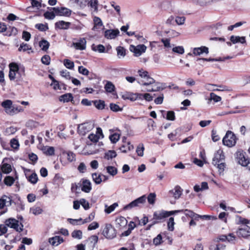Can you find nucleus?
<instances>
[{
    "instance_id": "obj_1",
    "label": "nucleus",
    "mask_w": 250,
    "mask_h": 250,
    "mask_svg": "<svg viewBox=\"0 0 250 250\" xmlns=\"http://www.w3.org/2000/svg\"><path fill=\"white\" fill-rule=\"evenodd\" d=\"M237 138L235 135L231 131L228 130L224 137L222 142L224 145L228 147L235 146Z\"/></svg>"
},
{
    "instance_id": "obj_2",
    "label": "nucleus",
    "mask_w": 250,
    "mask_h": 250,
    "mask_svg": "<svg viewBox=\"0 0 250 250\" xmlns=\"http://www.w3.org/2000/svg\"><path fill=\"white\" fill-rule=\"evenodd\" d=\"M4 223L6 224L7 227H8L10 228H12L18 232H20L23 230V226L22 223L19 222V221L16 219L10 218L6 219Z\"/></svg>"
},
{
    "instance_id": "obj_3",
    "label": "nucleus",
    "mask_w": 250,
    "mask_h": 250,
    "mask_svg": "<svg viewBox=\"0 0 250 250\" xmlns=\"http://www.w3.org/2000/svg\"><path fill=\"white\" fill-rule=\"evenodd\" d=\"M116 230L110 224H106L102 231V234L108 239H112L116 236Z\"/></svg>"
},
{
    "instance_id": "obj_4",
    "label": "nucleus",
    "mask_w": 250,
    "mask_h": 250,
    "mask_svg": "<svg viewBox=\"0 0 250 250\" xmlns=\"http://www.w3.org/2000/svg\"><path fill=\"white\" fill-rule=\"evenodd\" d=\"M146 197L144 195L134 201L130 202L129 204L125 205L124 208V210H129L135 207H139L141 205H144L146 202Z\"/></svg>"
},
{
    "instance_id": "obj_5",
    "label": "nucleus",
    "mask_w": 250,
    "mask_h": 250,
    "mask_svg": "<svg viewBox=\"0 0 250 250\" xmlns=\"http://www.w3.org/2000/svg\"><path fill=\"white\" fill-rule=\"evenodd\" d=\"M183 211V210H175L174 211H170L162 210L159 212H155L153 214V218L155 220H160L176 213H179L180 212H182Z\"/></svg>"
},
{
    "instance_id": "obj_6",
    "label": "nucleus",
    "mask_w": 250,
    "mask_h": 250,
    "mask_svg": "<svg viewBox=\"0 0 250 250\" xmlns=\"http://www.w3.org/2000/svg\"><path fill=\"white\" fill-rule=\"evenodd\" d=\"M236 159L239 164L243 167H247L250 170V162L247 158L242 151H238L236 152Z\"/></svg>"
},
{
    "instance_id": "obj_7",
    "label": "nucleus",
    "mask_w": 250,
    "mask_h": 250,
    "mask_svg": "<svg viewBox=\"0 0 250 250\" xmlns=\"http://www.w3.org/2000/svg\"><path fill=\"white\" fill-rule=\"evenodd\" d=\"M129 50L134 53L136 57L141 56L142 53H145L146 50V46L144 44H139L137 46L130 45Z\"/></svg>"
},
{
    "instance_id": "obj_8",
    "label": "nucleus",
    "mask_w": 250,
    "mask_h": 250,
    "mask_svg": "<svg viewBox=\"0 0 250 250\" xmlns=\"http://www.w3.org/2000/svg\"><path fill=\"white\" fill-rule=\"evenodd\" d=\"M93 128V125L90 123H84L80 125L78 127V133L84 135L87 132L90 131Z\"/></svg>"
},
{
    "instance_id": "obj_9",
    "label": "nucleus",
    "mask_w": 250,
    "mask_h": 250,
    "mask_svg": "<svg viewBox=\"0 0 250 250\" xmlns=\"http://www.w3.org/2000/svg\"><path fill=\"white\" fill-rule=\"evenodd\" d=\"M225 156L222 149H219L214 153V157L212 159V164L214 166L218 164V163L224 161Z\"/></svg>"
},
{
    "instance_id": "obj_10",
    "label": "nucleus",
    "mask_w": 250,
    "mask_h": 250,
    "mask_svg": "<svg viewBox=\"0 0 250 250\" xmlns=\"http://www.w3.org/2000/svg\"><path fill=\"white\" fill-rule=\"evenodd\" d=\"M57 16H69L71 15V11L65 7H53L51 8Z\"/></svg>"
},
{
    "instance_id": "obj_11",
    "label": "nucleus",
    "mask_w": 250,
    "mask_h": 250,
    "mask_svg": "<svg viewBox=\"0 0 250 250\" xmlns=\"http://www.w3.org/2000/svg\"><path fill=\"white\" fill-rule=\"evenodd\" d=\"M236 234L239 237L247 238L250 236V227L245 226L243 228H239L237 230Z\"/></svg>"
},
{
    "instance_id": "obj_12",
    "label": "nucleus",
    "mask_w": 250,
    "mask_h": 250,
    "mask_svg": "<svg viewBox=\"0 0 250 250\" xmlns=\"http://www.w3.org/2000/svg\"><path fill=\"white\" fill-rule=\"evenodd\" d=\"M120 34V31L118 29H107L104 31V37L108 40L115 39Z\"/></svg>"
},
{
    "instance_id": "obj_13",
    "label": "nucleus",
    "mask_w": 250,
    "mask_h": 250,
    "mask_svg": "<svg viewBox=\"0 0 250 250\" xmlns=\"http://www.w3.org/2000/svg\"><path fill=\"white\" fill-rule=\"evenodd\" d=\"M86 41L84 38H80L77 42H73L72 46L76 49L83 50L86 48Z\"/></svg>"
},
{
    "instance_id": "obj_14",
    "label": "nucleus",
    "mask_w": 250,
    "mask_h": 250,
    "mask_svg": "<svg viewBox=\"0 0 250 250\" xmlns=\"http://www.w3.org/2000/svg\"><path fill=\"white\" fill-rule=\"evenodd\" d=\"M206 89L208 91H226L227 90L226 86L222 85H217L207 83L205 85Z\"/></svg>"
},
{
    "instance_id": "obj_15",
    "label": "nucleus",
    "mask_w": 250,
    "mask_h": 250,
    "mask_svg": "<svg viewBox=\"0 0 250 250\" xmlns=\"http://www.w3.org/2000/svg\"><path fill=\"white\" fill-rule=\"evenodd\" d=\"M182 192V188L179 186H176L173 189L169 191V193L175 199H178L181 197Z\"/></svg>"
},
{
    "instance_id": "obj_16",
    "label": "nucleus",
    "mask_w": 250,
    "mask_h": 250,
    "mask_svg": "<svg viewBox=\"0 0 250 250\" xmlns=\"http://www.w3.org/2000/svg\"><path fill=\"white\" fill-rule=\"evenodd\" d=\"M63 241V239L59 236H55L48 239V242L53 246H58Z\"/></svg>"
},
{
    "instance_id": "obj_17",
    "label": "nucleus",
    "mask_w": 250,
    "mask_h": 250,
    "mask_svg": "<svg viewBox=\"0 0 250 250\" xmlns=\"http://www.w3.org/2000/svg\"><path fill=\"white\" fill-rule=\"evenodd\" d=\"M204 53L206 54L208 53V49L206 46L194 48L192 52V54L195 56H199Z\"/></svg>"
},
{
    "instance_id": "obj_18",
    "label": "nucleus",
    "mask_w": 250,
    "mask_h": 250,
    "mask_svg": "<svg viewBox=\"0 0 250 250\" xmlns=\"http://www.w3.org/2000/svg\"><path fill=\"white\" fill-rule=\"evenodd\" d=\"M88 0H70V2L74 3L79 9H84L88 3Z\"/></svg>"
},
{
    "instance_id": "obj_19",
    "label": "nucleus",
    "mask_w": 250,
    "mask_h": 250,
    "mask_svg": "<svg viewBox=\"0 0 250 250\" xmlns=\"http://www.w3.org/2000/svg\"><path fill=\"white\" fill-rule=\"evenodd\" d=\"M62 155L65 157L69 162H72L76 160L75 154L72 151L63 150Z\"/></svg>"
},
{
    "instance_id": "obj_20",
    "label": "nucleus",
    "mask_w": 250,
    "mask_h": 250,
    "mask_svg": "<svg viewBox=\"0 0 250 250\" xmlns=\"http://www.w3.org/2000/svg\"><path fill=\"white\" fill-rule=\"evenodd\" d=\"M91 184L88 180H83L82 183V190L86 193H89L91 190Z\"/></svg>"
},
{
    "instance_id": "obj_21",
    "label": "nucleus",
    "mask_w": 250,
    "mask_h": 250,
    "mask_svg": "<svg viewBox=\"0 0 250 250\" xmlns=\"http://www.w3.org/2000/svg\"><path fill=\"white\" fill-rule=\"evenodd\" d=\"M23 111V109L22 107L12 105L10 110H8L7 114L10 115H13L19 112H22Z\"/></svg>"
},
{
    "instance_id": "obj_22",
    "label": "nucleus",
    "mask_w": 250,
    "mask_h": 250,
    "mask_svg": "<svg viewBox=\"0 0 250 250\" xmlns=\"http://www.w3.org/2000/svg\"><path fill=\"white\" fill-rule=\"evenodd\" d=\"M42 151L44 154L48 156H53L55 153V149L53 146H43L42 148Z\"/></svg>"
},
{
    "instance_id": "obj_23",
    "label": "nucleus",
    "mask_w": 250,
    "mask_h": 250,
    "mask_svg": "<svg viewBox=\"0 0 250 250\" xmlns=\"http://www.w3.org/2000/svg\"><path fill=\"white\" fill-rule=\"evenodd\" d=\"M70 23L69 22H65L63 21H60L55 23L56 28L61 29H67L69 28Z\"/></svg>"
},
{
    "instance_id": "obj_24",
    "label": "nucleus",
    "mask_w": 250,
    "mask_h": 250,
    "mask_svg": "<svg viewBox=\"0 0 250 250\" xmlns=\"http://www.w3.org/2000/svg\"><path fill=\"white\" fill-rule=\"evenodd\" d=\"M154 85H153V87L151 89V90H147L148 92H154V91H159L160 90H162L165 88V86L163 83H154Z\"/></svg>"
},
{
    "instance_id": "obj_25",
    "label": "nucleus",
    "mask_w": 250,
    "mask_h": 250,
    "mask_svg": "<svg viewBox=\"0 0 250 250\" xmlns=\"http://www.w3.org/2000/svg\"><path fill=\"white\" fill-rule=\"evenodd\" d=\"M87 5H88L90 7V8L93 10L94 12H98V6L99 5V1L98 0H88Z\"/></svg>"
},
{
    "instance_id": "obj_26",
    "label": "nucleus",
    "mask_w": 250,
    "mask_h": 250,
    "mask_svg": "<svg viewBox=\"0 0 250 250\" xmlns=\"http://www.w3.org/2000/svg\"><path fill=\"white\" fill-rule=\"evenodd\" d=\"M230 40L234 44L238 42H240L241 43H244L246 42L245 37L231 36L230 37Z\"/></svg>"
},
{
    "instance_id": "obj_27",
    "label": "nucleus",
    "mask_w": 250,
    "mask_h": 250,
    "mask_svg": "<svg viewBox=\"0 0 250 250\" xmlns=\"http://www.w3.org/2000/svg\"><path fill=\"white\" fill-rule=\"evenodd\" d=\"M138 83L143 85L146 86L155 83V80L149 76L140 82H138Z\"/></svg>"
},
{
    "instance_id": "obj_28",
    "label": "nucleus",
    "mask_w": 250,
    "mask_h": 250,
    "mask_svg": "<svg viewBox=\"0 0 250 250\" xmlns=\"http://www.w3.org/2000/svg\"><path fill=\"white\" fill-rule=\"evenodd\" d=\"M73 97L72 94L71 93H66L61 96L59 98V100L61 102H68L70 101H72Z\"/></svg>"
},
{
    "instance_id": "obj_29",
    "label": "nucleus",
    "mask_w": 250,
    "mask_h": 250,
    "mask_svg": "<svg viewBox=\"0 0 250 250\" xmlns=\"http://www.w3.org/2000/svg\"><path fill=\"white\" fill-rule=\"evenodd\" d=\"M115 222L116 225H118L119 227H124L126 226L127 223V220L123 216L117 218L116 219Z\"/></svg>"
},
{
    "instance_id": "obj_30",
    "label": "nucleus",
    "mask_w": 250,
    "mask_h": 250,
    "mask_svg": "<svg viewBox=\"0 0 250 250\" xmlns=\"http://www.w3.org/2000/svg\"><path fill=\"white\" fill-rule=\"evenodd\" d=\"M94 106L99 110L104 109L105 107V104L104 101L103 100H95L93 101Z\"/></svg>"
},
{
    "instance_id": "obj_31",
    "label": "nucleus",
    "mask_w": 250,
    "mask_h": 250,
    "mask_svg": "<svg viewBox=\"0 0 250 250\" xmlns=\"http://www.w3.org/2000/svg\"><path fill=\"white\" fill-rule=\"evenodd\" d=\"M12 105V102L10 100H6L1 103V106L5 109V112L7 113L8 110Z\"/></svg>"
},
{
    "instance_id": "obj_32",
    "label": "nucleus",
    "mask_w": 250,
    "mask_h": 250,
    "mask_svg": "<svg viewBox=\"0 0 250 250\" xmlns=\"http://www.w3.org/2000/svg\"><path fill=\"white\" fill-rule=\"evenodd\" d=\"M118 206L117 203H114L110 206L105 205L104 212L107 214H109L114 210V209Z\"/></svg>"
},
{
    "instance_id": "obj_33",
    "label": "nucleus",
    "mask_w": 250,
    "mask_h": 250,
    "mask_svg": "<svg viewBox=\"0 0 250 250\" xmlns=\"http://www.w3.org/2000/svg\"><path fill=\"white\" fill-rule=\"evenodd\" d=\"M49 45V42L45 40H42L39 42V46L42 48V50L43 51H46L48 49Z\"/></svg>"
},
{
    "instance_id": "obj_34",
    "label": "nucleus",
    "mask_w": 250,
    "mask_h": 250,
    "mask_svg": "<svg viewBox=\"0 0 250 250\" xmlns=\"http://www.w3.org/2000/svg\"><path fill=\"white\" fill-rule=\"evenodd\" d=\"M1 169L3 173L7 174L12 171V167L10 164L3 163L1 166Z\"/></svg>"
},
{
    "instance_id": "obj_35",
    "label": "nucleus",
    "mask_w": 250,
    "mask_h": 250,
    "mask_svg": "<svg viewBox=\"0 0 250 250\" xmlns=\"http://www.w3.org/2000/svg\"><path fill=\"white\" fill-rule=\"evenodd\" d=\"M15 179L14 178L10 176H6L3 180V182L4 184L7 186H11L14 183Z\"/></svg>"
},
{
    "instance_id": "obj_36",
    "label": "nucleus",
    "mask_w": 250,
    "mask_h": 250,
    "mask_svg": "<svg viewBox=\"0 0 250 250\" xmlns=\"http://www.w3.org/2000/svg\"><path fill=\"white\" fill-rule=\"evenodd\" d=\"M135 93H126L122 95V98L124 100H130L131 101L136 100Z\"/></svg>"
},
{
    "instance_id": "obj_37",
    "label": "nucleus",
    "mask_w": 250,
    "mask_h": 250,
    "mask_svg": "<svg viewBox=\"0 0 250 250\" xmlns=\"http://www.w3.org/2000/svg\"><path fill=\"white\" fill-rule=\"evenodd\" d=\"M117 56L119 58H124L125 55V49L122 46H118L116 48Z\"/></svg>"
},
{
    "instance_id": "obj_38",
    "label": "nucleus",
    "mask_w": 250,
    "mask_h": 250,
    "mask_svg": "<svg viewBox=\"0 0 250 250\" xmlns=\"http://www.w3.org/2000/svg\"><path fill=\"white\" fill-rule=\"evenodd\" d=\"M116 156V152L114 150H109L105 153L104 158L107 160H109L115 158Z\"/></svg>"
},
{
    "instance_id": "obj_39",
    "label": "nucleus",
    "mask_w": 250,
    "mask_h": 250,
    "mask_svg": "<svg viewBox=\"0 0 250 250\" xmlns=\"http://www.w3.org/2000/svg\"><path fill=\"white\" fill-rule=\"evenodd\" d=\"M156 195L155 193H150L146 197L148 203L150 205H154L156 201Z\"/></svg>"
},
{
    "instance_id": "obj_40",
    "label": "nucleus",
    "mask_w": 250,
    "mask_h": 250,
    "mask_svg": "<svg viewBox=\"0 0 250 250\" xmlns=\"http://www.w3.org/2000/svg\"><path fill=\"white\" fill-rule=\"evenodd\" d=\"M71 236L75 239L80 240L82 238L83 233L80 230H75L72 232Z\"/></svg>"
},
{
    "instance_id": "obj_41",
    "label": "nucleus",
    "mask_w": 250,
    "mask_h": 250,
    "mask_svg": "<svg viewBox=\"0 0 250 250\" xmlns=\"http://www.w3.org/2000/svg\"><path fill=\"white\" fill-rule=\"evenodd\" d=\"M105 90L109 93H111L115 90L114 84L110 82H107L104 86Z\"/></svg>"
},
{
    "instance_id": "obj_42",
    "label": "nucleus",
    "mask_w": 250,
    "mask_h": 250,
    "mask_svg": "<svg viewBox=\"0 0 250 250\" xmlns=\"http://www.w3.org/2000/svg\"><path fill=\"white\" fill-rule=\"evenodd\" d=\"M134 148L133 146L131 145L130 143H128L126 146L123 145L120 148V149L122 152L125 153L128 150H130L133 149Z\"/></svg>"
},
{
    "instance_id": "obj_43",
    "label": "nucleus",
    "mask_w": 250,
    "mask_h": 250,
    "mask_svg": "<svg viewBox=\"0 0 250 250\" xmlns=\"http://www.w3.org/2000/svg\"><path fill=\"white\" fill-rule=\"evenodd\" d=\"M102 175L98 174L96 173H93L92 175L93 180L96 184H100L102 181Z\"/></svg>"
},
{
    "instance_id": "obj_44",
    "label": "nucleus",
    "mask_w": 250,
    "mask_h": 250,
    "mask_svg": "<svg viewBox=\"0 0 250 250\" xmlns=\"http://www.w3.org/2000/svg\"><path fill=\"white\" fill-rule=\"evenodd\" d=\"M107 172L111 175L114 176L117 173V169L112 166H108L106 167Z\"/></svg>"
},
{
    "instance_id": "obj_45",
    "label": "nucleus",
    "mask_w": 250,
    "mask_h": 250,
    "mask_svg": "<svg viewBox=\"0 0 250 250\" xmlns=\"http://www.w3.org/2000/svg\"><path fill=\"white\" fill-rule=\"evenodd\" d=\"M63 63L64 66L69 69H73L74 67V62L68 59H64Z\"/></svg>"
},
{
    "instance_id": "obj_46",
    "label": "nucleus",
    "mask_w": 250,
    "mask_h": 250,
    "mask_svg": "<svg viewBox=\"0 0 250 250\" xmlns=\"http://www.w3.org/2000/svg\"><path fill=\"white\" fill-rule=\"evenodd\" d=\"M18 50L19 51L25 52L27 50H31L32 48L28 44L23 42L21 44Z\"/></svg>"
},
{
    "instance_id": "obj_47",
    "label": "nucleus",
    "mask_w": 250,
    "mask_h": 250,
    "mask_svg": "<svg viewBox=\"0 0 250 250\" xmlns=\"http://www.w3.org/2000/svg\"><path fill=\"white\" fill-rule=\"evenodd\" d=\"M28 180L31 183L35 184L38 181V176L35 173H33L28 177Z\"/></svg>"
},
{
    "instance_id": "obj_48",
    "label": "nucleus",
    "mask_w": 250,
    "mask_h": 250,
    "mask_svg": "<svg viewBox=\"0 0 250 250\" xmlns=\"http://www.w3.org/2000/svg\"><path fill=\"white\" fill-rule=\"evenodd\" d=\"M94 26L93 29L94 30L97 26H102L103 24L101 19L98 17H95L93 19Z\"/></svg>"
},
{
    "instance_id": "obj_49",
    "label": "nucleus",
    "mask_w": 250,
    "mask_h": 250,
    "mask_svg": "<svg viewBox=\"0 0 250 250\" xmlns=\"http://www.w3.org/2000/svg\"><path fill=\"white\" fill-rule=\"evenodd\" d=\"M93 50L98 51L99 53H104L105 52V47L102 44H99L95 46H92Z\"/></svg>"
},
{
    "instance_id": "obj_50",
    "label": "nucleus",
    "mask_w": 250,
    "mask_h": 250,
    "mask_svg": "<svg viewBox=\"0 0 250 250\" xmlns=\"http://www.w3.org/2000/svg\"><path fill=\"white\" fill-rule=\"evenodd\" d=\"M109 139L112 143H116L120 139V135L118 133H115L109 136Z\"/></svg>"
},
{
    "instance_id": "obj_51",
    "label": "nucleus",
    "mask_w": 250,
    "mask_h": 250,
    "mask_svg": "<svg viewBox=\"0 0 250 250\" xmlns=\"http://www.w3.org/2000/svg\"><path fill=\"white\" fill-rule=\"evenodd\" d=\"M1 199L4 201L6 207H9L11 205L12 199L10 197L4 195L1 197Z\"/></svg>"
},
{
    "instance_id": "obj_52",
    "label": "nucleus",
    "mask_w": 250,
    "mask_h": 250,
    "mask_svg": "<svg viewBox=\"0 0 250 250\" xmlns=\"http://www.w3.org/2000/svg\"><path fill=\"white\" fill-rule=\"evenodd\" d=\"M110 109L113 112H118L122 111V108L118 105L114 103H111L109 105Z\"/></svg>"
},
{
    "instance_id": "obj_53",
    "label": "nucleus",
    "mask_w": 250,
    "mask_h": 250,
    "mask_svg": "<svg viewBox=\"0 0 250 250\" xmlns=\"http://www.w3.org/2000/svg\"><path fill=\"white\" fill-rule=\"evenodd\" d=\"M145 148L144 145L142 144H139L137 147L136 152L138 156H143L144 155V151Z\"/></svg>"
},
{
    "instance_id": "obj_54",
    "label": "nucleus",
    "mask_w": 250,
    "mask_h": 250,
    "mask_svg": "<svg viewBox=\"0 0 250 250\" xmlns=\"http://www.w3.org/2000/svg\"><path fill=\"white\" fill-rule=\"evenodd\" d=\"M221 97L216 95L214 93H210V98L209 99V101H211V100L214 101L215 102H218L221 100Z\"/></svg>"
},
{
    "instance_id": "obj_55",
    "label": "nucleus",
    "mask_w": 250,
    "mask_h": 250,
    "mask_svg": "<svg viewBox=\"0 0 250 250\" xmlns=\"http://www.w3.org/2000/svg\"><path fill=\"white\" fill-rule=\"evenodd\" d=\"M172 51L179 54H183L185 52V50L182 46H178L173 47L172 48Z\"/></svg>"
},
{
    "instance_id": "obj_56",
    "label": "nucleus",
    "mask_w": 250,
    "mask_h": 250,
    "mask_svg": "<svg viewBox=\"0 0 250 250\" xmlns=\"http://www.w3.org/2000/svg\"><path fill=\"white\" fill-rule=\"evenodd\" d=\"M88 138L91 142L95 143L98 141L100 137L96 134H90L88 135Z\"/></svg>"
},
{
    "instance_id": "obj_57",
    "label": "nucleus",
    "mask_w": 250,
    "mask_h": 250,
    "mask_svg": "<svg viewBox=\"0 0 250 250\" xmlns=\"http://www.w3.org/2000/svg\"><path fill=\"white\" fill-rule=\"evenodd\" d=\"M11 146L15 149H18L19 147V143L18 140L12 139L10 141Z\"/></svg>"
},
{
    "instance_id": "obj_58",
    "label": "nucleus",
    "mask_w": 250,
    "mask_h": 250,
    "mask_svg": "<svg viewBox=\"0 0 250 250\" xmlns=\"http://www.w3.org/2000/svg\"><path fill=\"white\" fill-rule=\"evenodd\" d=\"M78 71L80 74L85 76H87L89 73L88 70L83 66H79Z\"/></svg>"
},
{
    "instance_id": "obj_59",
    "label": "nucleus",
    "mask_w": 250,
    "mask_h": 250,
    "mask_svg": "<svg viewBox=\"0 0 250 250\" xmlns=\"http://www.w3.org/2000/svg\"><path fill=\"white\" fill-rule=\"evenodd\" d=\"M216 166L217 167L220 174L222 173L226 167L225 163L224 162V161L218 163V164H217Z\"/></svg>"
},
{
    "instance_id": "obj_60",
    "label": "nucleus",
    "mask_w": 250,
    "mask_h": 250,
    "mask_svg": "<svg viewBox=\"0 0 250 250\" xmlns=\"http://www.w3.org/2000/svg\"><path fill=\"white\" fill-rule=\"evenodd\" d=\"M61 75L66 79V80H70L71 77L70 76V73L67 70H64L60 71Z\"/></svg>"
},
{
    "instance_id": "obj_61",
    "label": "nucleus",
    "mask_w": 250,
    "mask_h": 250,
    "mask_svg": "<svg viewBox=\"0 0 250 250\" xmlns=\"http://www.w3.org/2000/svg\"><path fill=\"white\" fill-rule=\"evenodd\" d=\"M55 13L53 12H48L47 11L44 13V16L46 19L49 20H53L54 19L55 17Z\"/></svg>"
},
{
    "instance_id": "obj_62",
    "label": "nucleus",
    "mask_w": 250,
    "mask_h": 250,
    "mask_svg": "<svg viewBox=\"0 0 250 250\" xmlns=\"http://www.w3.org/2000/svg\"><path fill=\"white\" fill-rule=\"evenodd\" d=\"M31 211L32 212L33 214L35 215H38L41 214L42 210L40 207H34L31 209Z\"/></svg>"
},
{
    "instance_id": "obj_63",
    "label": "nucleus",
    "mask_w": 250,
    "mask_h": 250,
    "mask_svg": "<svg viewBox=\"0 0 250 250\" xmlns=\"http://www.w3.org/2000/svg\"><path fill=\"white\" fill-rule=\"evenodd\" d=\"M80 203L84 209L87 210L89 208V204L85 199L83 198L81 199Z\"/></svg>"
},
{
    "instance_id": "obj_64",
    "label": "nucleus",
    "mask_w": 250,
    "mask_h": 250,
    "mask_svg": "<svg viewBox=\"0 0 250 250\" xmlns=\"http://www.w3.org/2000/svg\"><path fill=\"white\" fill-rule=\"evenodd\" d=\"M162 242V237L160 234H158L155 238L153 239V243L155 245L158 246Z\"/></svg>"
}]
</instances>
